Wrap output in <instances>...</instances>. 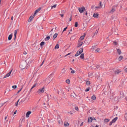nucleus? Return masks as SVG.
Listing matches in <instances>:
<instances>
[{"label":"nucleus","instance_id":"1","mask_svg":"<svg viewBox=\"0 0 127 127\" xmlns=\"http://www.w3.org/2000/svg\"><path fill=\"white\" fill-rule=\"evenodd\" d=\"M78 10L80 13H82L86 10L85 8L83 6L78 8Z\"/></svg>","mask_w":127,"mask_h":127},{"label":"nucleus","instance_id":"2","mask_svg":"<svg viewBox=\"0 0 127 127\" xmlns=\"http://www.w3.org/2000/svg\"><path fill=\"white\" fill-rule=\"evenodd\" d=\"M44 89V87L42 88L39 89L37 91V93L38 94H40L43 93Z\"/></svg>","mask_w":127,"mask_h":127},{"label":"nucleus","instance_id":"3","mask_svg":"<svg viewBox=\"0 0 127 127\" xmlns=\"http://www.w3.org/2000/svg\"><path fill=\"white\" fill-rule=\"evenodd\" d=\"M12 69L10 71H9L7 74L3 78H6V77H9L10 76V75L12 71Z\"/></svg>","mask_w":127,"mask_h":127},{"label":"nucleus","instance_id":"4","mask_svg":"<svg viewBox=\"0 0 127 127\" xmlns=\"http://www.w3.org/2000/svg\"><path fill=\"white\" fill-rule=\"evenodd\" d=\"M124 96V93L123 92H121L120 93V97L119 99H123Z\"/></svg>","mask_w":127,"mask_h":127},{"label":"nucleus","instance_id":"5","mask_svg":"<svg viewBox=\"0 0 127 127\" xmlns=\"http://www.w3.org/2000/svg\"><path fill=\"white\" fill-rule=\"evenodd\" d=\"M86 35V34L84 33V35L81 36L79 40V41H81L84 39L85 36Z\"/></svg>","mask_w":127,"mask_h":127},{"label":"nucleus","instance_id":"6","mask_svg":"<svg viewBox=\"0 0 127 127\" xmlns=\"http://www.w3.org/2000/svg\"><path fill=\"white\" fill-rule=\"evenodd\" d=\"M35 15H34V14L32 16H30V17L29 18V19L28 20V22H30L32 20V19L34 17Z\"/></svg>","mask_w":127,"mask_h":127},{"label":"nucleus","instance_id":"7","mask_svg":"<svg viewBox=\"0 0 127 127\" xmlns=\"http://www.w3.org/2000/svg\"><path fill=\"white\" fill-rule=\"evenodd\" d=\"M121 71L120 69H117L114 71V73L116 74H118Z\"/></svg>","mask_w":127,"mask_h":127},{"label":"nucleus","instance_id":"8","mask_svg":"<svg viewBox=\"0 0 127 127\" xmlns=\"http://www.w3.org/2000/svg\"><path fill=\"white\" fill-rule=\"evenodd\" d=\"M41 8L40 7H39L38 9H36L35 11L34 15H35L38 12L41 10Z\"/></svg>","mask_w":127,"mask_h":127},{"label":"nucleus","instance_id":"9","mask_svg":"<svg viewBox=\"0 0 127 127\" xmlns=\"http://www.w3.org/2000/svg\"><path fill=\"white\" fill-rule=\"evenodd\" d=\"M82 44V42H81V41H78V45L77 46V47H79L81 46Z\"/></svg>","mask_w":127,"mask_h":127},{"label":"nucleus","instance_id":"10","mask_svg":"<svg viewBox=\"0 0 127 127\" xmlns=\"http://www.w3.org/2000/svg\"><path fill=\"white\" fill-rule=\"evenodd\" d=\"M76 95L74 93H72L71 95V97L73 98H75Z\"/></svg>","mask_w":127,"mask_h":127},{"label":"nucleus","instance_id":"11","mask_svg":"<svg viewBox=\"0 0 127 127\" xmlns=\"http://www.w3.org/2000/svg\"><path fill=\"white\" fill-rule=\"evenodd\" d=\"M31 112L30 111H28L26 113V117L27 118L29 117V115L31 113Z\"/></svg>","mask_w":127,"mask_h":127},{"label":"nucleus","instance_id":"12","mask_svg":"<svg viewBox=\"0 0 127 127\" xmlns=\"http://www.w3.org/2000/svg\"><path fill=\"white\" fill-rule=\"evenodd\" d=\"M25 119H24V118H23L22 119H20V126H22V122H24V121H25Z\"/></svg>","mask_w":127,"mask_h":127},{"label":"nucleus","instance_id":"13","mask_svg":"<svg viewBox=\"0 0 127 127\" xmlns=\"http://www.w3.org/2000/svg\"><path fill=\"white\" fill-rule=\"evenodd\" d=\"M93 17L95 18H97L98 17V14L97 13H95L93 15Z\"/></svg>","mask_w":127,"mask_h":127},{"label":"nucleus","instance_id":"14","mask_svg":"<svg viewBox=\"0 0 127 127\" xmlns=\"http://www.w3.org/2000/svg\"><path fill=\"white\" fill-rule=\"evenodd\" d=\"M99 5L100 6H96L95 8H101L102 6V5H101V1L100 2Z\"/></svg>","mask_w":127,"mask_h":127},{"label":"nucleus","instance_id":"15","mask_svg":"<svg viewBox=\"0 0 127 127\" xmlns=\"http://www.w3.org/2000/svg\"><path fill=\"white\" fill-rule=\"evenodd\" d=\"M93 120V118L91 117H89L88 119V122L89 123H91Z\"/></svg>","mask_w":127,"mask_h":127},{"label":"nucleus","instance_id":"16","mask_svg":"<svg viewBox=\"0 0 127 127\" xmlns=\"http://www.w3.org/2000/svg\"><path fill=\"white\" fill-rule=\"evenodd\" d=\"M20 67L22 69H23L25 68V65H24L23 64H21L20 66Z\"/></svg>","mask_w":127,"mask_h":127},{"label":"nucleus","instance_id":"17","mask_svg":"<svg viewBox=\"0 0 127 127\" xmlns=\"http://www.w3.org/2000/svg\"><path fill=\"white\" fill-rule=\"evenodd\" d=\"M81 53H80V52L78 51H77L76 53L75 54V57L77 56H78Z\"/></svg>","mask_w":127,"mask_h":127},{"label":"nucleus","instance_id":"18","mask_svg":"<svg viewBox=\"0 0 127 127\" xmlns=\"http://www.w3.org/2000/svg\"><path fill=\"white\" fill-rule=\"evenodd\" d=\"M117 51L119 55H120L122 53L121 50L120 49H117Z\"/></svg>","mask_w":127,"mask_h":127},{"label":"nucleus","instance_id":"19","mask_svg":"<svg viewBox=\"0 0 127 127\" xmlns=\"http://www.w3.org/2000/svg\"><path fill=\"white\" fill-rule=\"evenodd\" d=\"M118 118L117 117H116L115 118L113 119L112 121L113 123H114L118 119Z\"/></svg>","mask_w":127,"mask_h":127},{"label":"nucleus","instance_id":"20","mask_svg":"<svg viewBox=\"0 0 127 127\" xmlns=\"http://www.w3.org/2000/svg\"><path fill=\"white\" fill-rule=\"evenodd\" d=\"M16 30L14 32V39H15L16 35L17 33V30Z\"/></svg>","mask_w":127,"mask_h":127},{"label":"nucleus","instance_id":"21","mask_svg":"<svg viewBox=\"0 0 127 127\" xmlns=\"http://www.w3.org/2000/svg\"><path fill=\"white\" fill-rule=\"evenodd\" d=\"M12 34L11 33V34H10L8 36V39L9 40H10L12 38Z\"/></svg>","mask_w":127,"mask_h":127},{"label":"nucleus","instance_id":"22","mask_svg":"<svg viewBox=\"0 0 127 127\" xmlns=\"http://www.w3.org/2000/svg\"><path fill=\"white\" fill-rule=\"evenodd\" d=\"M84 54L83 53L81 54L80 57V58L82 59H83L84 57Z\"/></svg>","mask_w":127,"mask_h":127},{"label":"nucleus","instance_id":"23","mask_svg":"<svg viewBox=\"0 0 127 127\" xmlns=\"http://www.w3.org/2000/svg\"><path fill=\"white\" fill-rule=\"evenodd\" d=\"M78 51L82 53L83 52V48H80L78 50Z\"/></svg>","mask_w":127,"mask_h":127},{"label":"nucleus","instance_id":"24","mask_svg":"<svg viewBox=\"0 0 127 127\" xmlns=\"http://www.w3.org/2000/svg\"><path fill=\"white\" fill-rule=\"evenodd\" d=\"M64 125L65 126H67L69 125L68 123L66 122H65L64 123Z\"/></svg>","mask_w":127,"mask_h":127},{"label":"nucleus","instance_id":"25","mask_svg":"<svg viewBox=\"0 0 127 127\" xmlns=\"http://www.w3.org/2000/svg\"><path fill=\"white\" fill-rule=\"evenodd\" d=\"M57 35H58V34L57 33H55L53 36V39H55L56 37L57 36Z\"/></svg>","mask_w":127,"mask_h":127},{"label":"nucleus","instance_id":"26","mask_svg":"<svg viewBox=\"0 0 127 127\" xmlns=\"http://www.w3.org/2000/svg\"><path fill=\"white\" fill-rule=\"evenodd\" d=\"M123 58V56H121L118 58V60L119 61H121Z\"/></svg>","mask_w":127,"mask_h":127},{"label":"nucleus","instance_id":"27","mask_svg":"<svg viewBox=\"0 0 127 127\" xmlns=\"http://www.w3.org/2000/svg\"><path fill=\"white\" fill-rule=\"evenodd\" d=\"M96 48V46H93L92 48H91V49L93 51Z\"/></svg>","mask_w":127,"mask_h":127},{"label":"nucleus","instance_id":"28","mask_svg":"<svg viewBox=\"0 0 127 127\" xmlns=\"http://www.w3.org/2000/svg\"><path fill=\"white\" fill-rule=\"evenodd\" d=\"M115 10L113 8L110 11V13H113L115 11Z\"/></svg>","mask_w":127,"mask_h":127},{"label":"nucleus","instance_id":"29","mask_svg":"<svg viewBox=\"0 0 127 127\" xmlns=\"http://www.w3.org/2000/svg\"><path fill=\"white\" fill-rule=\"evenodd\" d=\"M109 121V120L107 119H105L104 120V121L105 122H108Z\"/></svg>","mask_w":127,"mask_h":127},{"label":"nucleus","instance_id":"30","mask_svg":"<svg viewBox=\"0 0 127 127\" xmlns=\"http://www.w3.org/2000/svg\"><path fill=\"white\" fill-rule=\"evenodd\" d=\"M59 45L58 44H57L56 45L55 47V49H57L59 48Z\"/></svg>","mask_w":127,"mask_h":127},{"label":"nucleus","instance_id":"31","mask_svg":"<svg viewBox=\"0 0 127 127\" xmlns=\"http://www.w3.org/2000/svg\"><path fill=\"white\" fill-rule=\"evenodd\" d=\"M50 39V37L49 36H48L46 37L45 38V40L46 41H47V40H49Z\"/></svg>","mask_w":127,"mask_h":127},{"label":"nucleus","instance_id":"32","mask_svg":"<svg viewBox=\"0 0 127 127\" xmlns=\"http://www.w3.org/2000/svg\"><path fill=\"white\" fill-rule=\"evenodd\" d=\"M86 84L87 85H89L90 84V82L89 81H87L86 82Z\"/></svg>","mask_w":127,"mask_h":127},{"label":"nucleus","instance_id":"33","mask_svg":"<svg viewBox=\"0 0 127 127\" xmlns=\"http://www.w3.org/2000/svg\"><path fill=\"white\" fill-rule=\"evenodd\" d=\"M92 99L93 100H95L96 99V97L94 95H93L92 97Z\"/></svg>","mask_w":127,"mask_h":127},{"label":"nucleus","instance_id":"34","mask_svg":"<svg viewBox=\"0 0 127 127\" xmlns=\"http://www.w3.org/2000/svg\"><path fill=\"white\" fill-rule=\"evenodd\" d=\"M66 70L64 68H63L62 70V73H65Z\"/></svg>","mask_w":127,"mask_h":127},{"label":"nucleus","instance_id":"35","mask_svg":"<svg viewBox=\"0 0 127 127\" xmlns=\"http://www.w3.org/2000/svg\"><path fill=\"white\" fill-rule=\"evenodd\" d=\"M57 5L56 4H55L53 6H52L51 7V9H52L53 7L55 8L56 7Z\"/></svg>","mask_w":127,"mask_h":127},{"label":"nucleus","instance_id":"36","mask_svg":"<svg viewBox=\"0 0 127 127\" xmlns=\"http://www.w3.org/2000/svg\"><path fill=\"white\" fill-rule=\"evenodd\" d=\"M44 43H45L43 41L42 42L40 43V45L41 46H43L44 44Z\"/></svg>","mask_w":127,"mask_h":127},{"label":"nucleus","instance_id":"37","mask_svg":"<svg viewBox=\"0 0 127 127\" xmlns=\"http://www.w3.org/2000/svg\"><path fill=\"white\" fill-rule=\"evenodd\" d=\"M100 49L99 48H97L96 50H95V53H96L98 52H99L100 51Z\"/></svg>","mask_w":127,"mask_h":127},{"label":"nucleus","instance_id":"38","mask_svg":"<svg viewBox=\"0 0 127 127\" xmlns=\"http://www.w3.org/2000/svg\"><path fill=\"white\" fill-rule=\"evenodd\" d=\"M78 22H76L75 23L74 26L75 27H77L78 26Z\"/></svg>","mask_w":127,"mask_h":127},{"label":"nucleus","instance_id":"39","mask_svg":"<svg viewBox=\"0 0 127 127\" xmlns=\"http://www.w3.org/2000/svg\"><path fill=\"white\" fill-rule=\"evenodd\" d=\"M19 99H18L17 101L15 103V105L16 106H17L18 105V103L19 101Z\"/></svg>","mask_w":127,"mask_h":127},{"label":"nucleus","instance_id":"40","mask_svg":"<svg viewBox=\"0 0 127 127\" xmlns=\"http://www.w3.org/2000/svg\"><path fill=\"white\" fill-rule=\"evenodd\" d=\"M113 43L114 45H115L117 44L118 43L117 42L114 41L113 42Z\"/></svg>","mask_w":127,"mask_h":127},{"label":"nucleus","instance_id":"41","mask_svg":"<svg viewBox=\"0 0 127 127\" xmlns=\"http://www.w3.org/2000/svg\"><path fill=\"white\" fill-rule=\"evenodd\" d=\"M66 82L67 83L69 84L70 83V81L69 80L67 79L66 80Z\"/></svg>","mask_w":127,"mask_h":127},{"label":"nucleus","instance_id":"42","mask_svg":"<svg viewBox=\"0 0 127 127\" xmlns=\"http://www.w3.org/2000/svg\"><path fill=\"white\" fill-rule=\"evenodd\" d=\"M90 89V88H87L86 90H85V92H88V91Z\"/></svg>","mask_w":127,"mask_h":127},{"label":"nucleus","instance_id":"43","mask_svg":"<svg viewBox=\"0 0 127 127\" xmlns=\"http://www.w3.org/2000/svg\"><path fill=\"white\" fill-rule=\"evenodd\" d=\"M58 122V123L60 124H62V122L61 120L59 121Z\"/></svg>","mask_w":127,"mask_h":127},{"label":"nucleus","instance_id":"44","mask_svg":"<svg viewBox=\"0 0 127 127\" xmlns=\"http://www.w3.org/2000/svg\"><path fill=\"white\" fill-rule=\"evenodd\" d=\"M93 120H94L95 121V122H98V121H97L96 120V119L94 117H93Z\"/></svg>","mask_w":127,"mask_h":127},{"label":"nucleus","instance_id":"45","mask_svg":"<svg viewBox=\"0 0 127 127\" xmlns=\"http://www.w3.org/2000/svg\"><path fill=\"white\" fill-rule=\"evenodd\" d=\"M113 123L112 122V121H111L110 122L109 124V125L111 126L112 125V124Z\"/></svg>","mask_w":127,"mask_h":127},{"label":"nucleus","instance_id":"46","mask_svg":"<svg viewBox=\"0 0 127 127\" xmlns=\"http://www.w3.org/2000/svg\"><path fill=\"white\" fill-rule=\"evenodd\" d=\"M71 17H72V15L71 14L70 16V18L69 19V20L70 21H71Z\"/></svg>","mask_w":127,"mask_h":127},{"label":"nucleus","instance_id":"47","mask_svg":"<svg viewBox=\"0 0 127 127\" xmlns=\"http://www.w3.org/2000/svg\"><path fill=\"white\" fill-rule=\"evenodd\" d=\"M98 30H96V31L95 32V33H94V35H95L96 34H97V33L98 31Z\"/></svg>","mask_w":127,"mask_h":127},{"label":"nucleus","instance_id":"48","mask_svg":"<svg viewBox=\"0 0 127 127\" xmlns=\"http://www.w3.org/2000/svg\"><path fill=\"white\" fill-rule=\"evenodd\" d=\"M12 88L13 89H16L17 88V86L16 85L13 86H12Z\"/></svg>","mask_w":127,"mask_h":127},{"label":"nucleus","instance_id":"49","mask_svg":"<svg viewBox=\"0 0 127 127\" xmlns=\"http://www.w3.org/2000/svg\"><path fill=\"white\" fill-rule=\"evenodd\" d=\"M36 84H34L32 87V89H33L36 86Z\"/></svg>","mask_w":127,"mask_h":127},{"label":"nucleus","instance_id":"50","mask_svg":"<svg viewBox=\"0 0 127 127\" xmlns=\"http://www.w3.org/2000/svg\"><path fill=\"white\" fill-rule=\"evenodd\" d=\"M74 36H72L70 38V39H74Z\"/></svg>","mask_w":127,"mask_h":127},{"label":"nucleus","instance_id":"51","mask_svg":"<svg viewBox=\"0 0 127 127\" xmlns=\"http://www.w3.org/2000/svg\"><path fill=\"white\" fill-rule=\"evenodd\" d=\"M22 89V88L21 89H20L18 90V91L17 92L18 94L21 91Z\"/></svg>","mask_w":127,"mask_h":127},{"label":"nucleus","instance_id":"52","mask_svg":"<svg viewBox=\"0 0 127 127\" xmlns=\"http://www.w3.org/2000/svg\"><path fill=\"white\" fill-rule=\"evenodd\" d=\"M45 59L42 62V63H41V64L40 65V66H41L43 64H44V62Z\"/></svg>","mask_w":127,"mask_h":127},{"label":"nucleus","instance_id":"53","mask_svg":"<svg viewBox=\"0 0 127 127\" xmlns=\"http://www.w3.org/2000/svg\"><path fill=\"white\" fill-rule=\"evenodd\" d=\"M75 109L76 110H78V107H75Z\"/></svg>","mask_w":127,"mask_h":127},{"label":"nucleus","instance_id":"54","mask_svg":"<svg viewBox=\"0 0 127 127\" xmlns=\"http://www.w3.org/2000/svg\"><path fill=\"white\" fill-rule=\"evenodd\" d=\"M70 54V53H68L66 55H65L64 56L66 57V56L69 55Z\"/></svg>","mask_w":127,"mask_h":127},{"label":"nucleus","instance_id":"55","mask_svg":"<svg viewBox=\"0 0 127 127\" xmlns=\"http://www.w3.org/2000/svg\"><path fill=\"white\" fill-rule=\"evenodd\" d=\"M67 29V27H66L65 28H64V30H63V32L64 31H65Z\"/></svg>","mask_w":127,"mask_h":127},{"label":"nucleus","instance_id":"56","mask_svg":"<svg viewBox=\"0 0 127 127\" xmlns=\"http://www.w3.org/2000/svg\"><path fill=\"white\" fill-rule=\"evenodd\" d=\"M27 54V53L26 52V51H24V53H23V54L24 55H26Z\"/></svg>","mask_w":127,"mask_h":127},{"label":"nucleus","instance_id":"57","mask_svg":"<svg viewBox=\"0 0 127 127\" xmlns=\"http://www.w3.org/2000/svg\"><path fill=\"white\" fill-rule=\"evenodd\" d=\"M75 72L74 71V70H72L71 71V73H75Z\"/></svg>","mask_w":127,"mask_h":127},{"label":"nucleus","instance_id":"58","mask_svg":"<svg viewBox=\"0 0 127 127\" xmlns=\"http://www.w3.org/2000/svg\"><path fill=\"white\" fill-rule=\"evenodd\" d=\"M60 15L61 16V17H62V18H63V16H64V14H60Z\"/></svg>","mask_w":127,"mask_h":127},{"label":"nucleus","instance_id":"59","mask_svg":"<svg viewBox=\"0 0 127 127\" xmlns=\"http://www.w3.org/2000/svg\"><path fill=\"white\" fill-rule=\"evenodd\" d=\"M83 122H82L81 124H80V126H82L83 125Z\"/></svg>","mask_w":127,"mask_h":127},{"label":"nucleus","instance_id":"60","mask_svg":"<svg viewBox=\"0 0 127 127\" xmlns=\"http://www.w3.org/2000/svg\"><path fill=\"white\" fill-rule=\"evenodd\" d=\"M65 12V11L64 10H63L62 11V13H64Z\"/></svg>","mask_w":127,"mask_h":127},{"label":"nucleus","instance_id":"61","mask_svg":"<svg viewBox=\"0 0 127 127\" xmlns=\"http://www.w3.org/2000/svg\"><path fill=\"white\" fill-rule=\"evenodd\" d=\"M125 71L126 72H127V68H125Z\"/></svg>","mask_w":127,"mask_h":127},{"label":"nucleus","instance_id":"62","mask_svg":"<svg viewBox=\"0 0 127 127\" xmlns=\"http://www.w3.org/2000/svg\"><path fill=\"white\" fill-rule=\"evenodd\" d=\"M99 67V66L98 65H97L96 66V68H98Z\"/></svg>","mask_w":127,"mask_h":127},{"label":"nucleus","instance_id":"63","mask_svg":"<svg viewBox=\"0 0 127 127\" xmlns=\"http://www.w3.org/2000/svg\"><path fill=\"white\" fill-rule=\"evenodd\" d=\"M16 112H17V111L16 110V111H15V112H14V114H15L16 113Z\"/></svg>","mask_w":127,"mask_h":127},{"label":"nucleus","instance_id":"64","mask_svg":"<svg viewBox=\"0 0 127 127\" xmlns=\"http://www.w3.org/2000/svg\"><path fill=\"white\" fill-rule=\"evenodd\" d=\"M85 14V15H87V11H86V12Z\"/></svg>","mask_w":127,"mask_h":127}]
</instances>
